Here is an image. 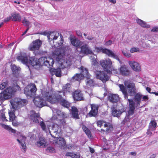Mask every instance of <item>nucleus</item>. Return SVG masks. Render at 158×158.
Here are the masks:
<instances>
[{
    "instance_id": "nucleus-21",
    "label": "nucleus",
    "mask_w": 158,
    "mask_h": 158,
    "mask_svg": "<svg viewBox=\"0 0 158 158\" xmlns=\"http://www.w3.org/2000/svg\"><path fill=\"white\" fill-rule=\"evenodd\" d=\"M110 101L113 103H117L119 100V96L117 94H110L108 97Z\"/></svg>"
},
{
    "instance_id": "nucleus-8",
    "label": "nucleus",
    "mask_w": 158,
    "mask_h": 158,
    "mask_svg": "<svg viewBox=\"0 0 158 158\" xmlns=\"http://www.w3.org/2000/svg\"><path fill=\"white\" fill-rule=\"evenodd\" d=\"M10 102L13 108H18L25 105L27 103V100L15 98L10 100Z\"/></svg>"
},
{
    "instance_id": "nucleus-38",
    "label": "nucleus",
    "mask_w": 158,
    "mask_h": 158,
    "mask_svg": "<svg viewBox=\"0 0 158 158\" xmlns=\"http://www.w3.org/2000/svg\"><path fill=\"white\" fill-rule=\"evenodd\" d=\"M38 59L34 57H31L29 59L30 61L31 64L32 66H37Z\"/></svg>"
},
{
    "instance_id": "nucleus-15",
    "label": "nucleus",
    "mask_w": 158,
    "mask_h": 158,
    "mask_svg": "<svg viewBox=\"0 0 158 158\" xmlns=\"http://www.w3.org/2000/svg\"><path fill=\"white\" fill-rule=\"evenodd\" d=\"M96 49L98 52H102V53L105 54L109 56L115 57V55L112 51L109 49L106 48H103L102 47L96 48Z\"/></svg>"
},
{
    "instance_id": "nucleus-2",
    "label": "nucleus",
    "mask_w": 158,
    "mask_h": 158,
    "mask_svg": "<svg viewBox=\"0 0 158 158\" xmlns=\"http://www.w3.org/2000/svg\"><path fill=\"white\" fill-rule=\"evenodd\" d=\"M57 94H53L49 92H44L43 94L46 100L52 104H57L59 102L63 106L68 108L70 106L69 103L64 98L65 94L62 91H58Z\"/></svg>"
},
{
    "instance_id": "nucleus-11",
    "label": "nucleus",
    "mask_w": 158,
    "mask_h": 158,
    "mask_svg": "<svg viewBox=\"0 0 158 158\" xmlns=\"http://www.w3.org/2000/svg\"><path fill=\"white\" fill-rule=\"evenodd\" d=\"M33 102L37 107L40 108L47 106V104L46 102L40 97H35L33 100Z\"/></svg>"
},
{
    "instance_id": "nucleus-60",
    "label": "nucleus",
    "mask_w": 158,
    "mask_h": 158,
    "mask_svg": "<svg viewBox=\"0 0 158 158\" xmlns=\"http://www.w3.org/2000/svg\"><path fill=\"white\" fill-rule=\"evenodd\" d=\"M52 119L53 120L57 121L58 120V118L57 115H53L52 117Z\"/></svg>"
},
{
    "instance_id": "nucleus-37",
    "label": "nucleus",
    "mask_w": 158,
    "mask_h": 158,
    "mask_svg": "<svg viewBox=\"0 0 158 158\" xmlns=\"http://www.w3.org/2000/svg\"><path fill=\"white\" fill-rule=\"evenodd\" d=\"M45 57H41L37 60V66H41L44 65L45 63Z\"/></svg>"
},
{
    "instance_id": "nucleus-6",
    "label": "nucleus",
    "mask_w": 158,
    "mask_h": 158,
    "mask_svg": "<svg viewBox=\"0 0 158 158\" xmlns=\"http://www.w3.org/2000/svg\"><path fill=\"white\" fill-rule=\"evenodd\" d=\"M37 90L36 85L35 84H32L27 85L24 89V93L27 98L34 97Z\"/></svg>"
},
{
    "instance_id": "nucleus-13",
    "label": "nucleus",
    "mask_w": 158,
    "mask_h": 158,
    "mask_svg": "<svg viewBox=\"0 0 158 158\" xmlns=\"http://www.w3.org/2000/svg\"><path fill=\"white\" fill-rule=\"evenodd\" d=\"M73 97L75 101H84L83 94L80 90H76L73 94Z\"/></svg>"
},
{
    "instance_id": "nucleus-51",
    "label": "nucleus",
    "mask_w": 158,
    "mask_h": 158,
    "mask_svg": "<svg viewBox=\"0 0 158 158\" xmlns=\"http://www.w3.org/2000/svg\"><path fill=\"white\" fill-rule=\"evenodd\" d=\"M15 135L18 138H19V136H20L22 137V138L24 139H26V138L24 136L22 135L21 133L20 132H17L16 133V135Z\"/></svg>"
},
{
    "instance_id": "nucleus-26",
    "label": "nucleus",
    "mask_w": 158,
    "mask_h": 158,
    "mask_svg": "<svg viewBox=\"0 0 158 158\" xmlns=\"http://www.w3.org/2000/svg\"><path fill=\"white\" fill-rule=\"evenodd\" d=\"M51 72L52 74L55 75L57 77H60L61 76V71L60 68L51 69Z\"/></svg>"
},
{
    "instance_id": "nucleus-22",
    "label": "nucleus",
    "mask_w": 158,
    "mask_h": 158,
    "mask_svg": "<svg viewBox=\"0 0 158 158\" xmlns=\"http://www.w3.org/2000/svg\"><path fill=\"white\" fill-rule=\"evenodd\" d=\"M17 59L19 61H21L23 64H27L29 61L28 58L26 56L22 55L18 56Z\"/></svg>"
},
{
    "instance_id": "nucleus-48",
    "label": "nucleus",
    "mask_w": 158,
    "mask_h": 158,
    "mask_svg": "<svg viewBox=\"0 0 158 158\" xmlns=\"http://www.w3.org/2000/svg\"><path fill=\"white\" fill-rule=\"evenodd\" d=\"M113 130V127L112 125L111 124H110L106 129V131L107 133H110Z\"/></svg>"
},
{
    "instance_id": "nucleus-56",
    "label": "nucleus",
    "mask_w": 158,
    "mask_h": 158,
    "mask_svg": "<svg viewBox=\"0 0 158 158\" xmlns=\"http://www.w3.org/2000/svg\"><path fill=\"white\" fill-rule=\"evenodd\" d=\"M60 125H64L65 124V120L64 119H61L59 120Z\"/></svg>"
},
{
    "instance_id": "nucleus-27",
    "label": "nucleus",
    "mask_w": 158,
    "mask_h": 158,
    "mask_svg": "<svg viewBox=\"0 0 158 158\" xmlns=\"http://www.w3.org/2000/svg\"><path fill=\"white\" fill-rule=\"evenodd\" d=\"M12 21L20 22L21 20V16L19 13H15L11 14Z\"/></svg>"
},
{
    "instance_id": "nucleus-24",
    "label": "nucleus",
    "mask_w": 158,
    "mask_h": 158,
    "mask_svg": "<svg viewBox=\"0 0 158 158\" xmlns=\"http://www.w3.org/2000/svg\"><path fill=\"white\" fill-rule=\"evenodd\" d=\"M112 114L114 117H120L122 112L120 110H117L116 107L113 106L111 107Z\"/></svg>"
},
{
    "instance_id": "nucleus-9",
    "label": "nucleus",
    "mask_w": 158,
    "mask_h": 158,
    "mask_svg": "<svg viewBox=\"0 0 158 158\" xmlns=\"http://www.w3.org/2000/svg\"><path fill=\"white\" fill-rule=\"evenodd\" d=\"M95 75L96 78L101 80L103 83H105L110 79V77L103 71H96Z\"/></svg>"
},
{
    "instance_id": "nucleus-55",
    "label": "nucleus",
    "mask_w": 158,
    "mask_h": 158,
    "mask_svg": "<svg viewBox=\"0 0 158 158\" xmlns=\"http://www.w3.org/2000/svg\"><path fill=\"white\" fill-rule=\"evenodd\" d=\"M151 31L154 32H156L158 31V27H154L151 30Z\"/></svg>"
},
{
    "instance_id": "nucleus-25",
    "label": "nucleus",
    "mask_w": 158,
    "mask_h": 158,
    "mask_svg": "<svg viewBox=\"0 0 158 158\" xmlns=\"http://www.w3.org/2000/svg\"><path fill=\"white\" fill-rule=\"evenodd\" d=\"M55 143L61 147H64L66 144L65 139L62 137H59L57 138L56 140Z\"/></svg>"
},
{
    "instance_id": "nucleus-36",
    "label": "nucleus",
    "mask_w": 158,
    "mask_h": 158,
    "mask_svg": "<svg viewBox=\"0 0 158 158\" xmlns=\"http://www.w3.org/2000/svg\"><path fill=\"white\" fill-rule=\"evenodd\" d=\"M157 127V123L155 120L151 121L149 123V128L152 131H155Z\"/></svg>"
},
{
    "instance_id": "nucleus-7",
    "label": "nucleus",
    "mask_w": 158,
    "mask_h": 158,
    "mask_svg": "<svg viewBox=\"0 0 158 158\" xmlns=\"http://www.w3.org/2000/svg\"><path fill=\"white\" fill-rule=\"evenodd\" d=\"M100 65L103 68L104 71L109 74L112 73L111 67L112 66V62L110 59L102 60L100 61Z\"/></svg>"
},
{
    "instance_id": "nucleus-28",
    "label": "nucleus",
    "mask_w": 158,
    "mask_h": 158,
    "mask_svg": "<svg viewBox=\"0 0 158 158\" xmlns=\"http://www.w3.org/2000/svg\"><path fill=\"white\" fill-rule=\"evenodd\" d=\"M65 156H70L72 158H83L82 157H80L79 153L76 154L73 152H67Z\"/></svg>"
},
{
    "instance_id": "nucleus-49",
    "label": "nucleus",
    "mask_w": 158,
    "mask_h": 158,
    "mask_svg": "<svg viewBox=\"0 0 158 158\" xmlns=\"http://www.w3.org/2000/svg\"><path fill=\"white\" fill-rule=\"evenodd\" d=\"M139 51V49L138 48L133 47L131 48L130 52L131 53H133L138 52Z\"/></svg>"
},
{
    "instance_id": "nucleus-29",
    "label": "nucleus",
    "mask_w": 158,
    "mask_h": 158,
    "mask_svg": "<svg viewBox=\"0 0 158 158\" xmlns=\"http://www.w3.org/2000/svg\"><path fill=\"white\" fill-rule=\"evenodd\" d=\"M36 145L39 147L41 146L45 147L46 146V140L42 137H40L39 141L36 142Z\"/></svg>"
},
{
    "instance_id": "nucleus-10",
    "label": "nucleus",
    "mask_w": 158,
    "mask_h": 158,
    "mask_svg": "<svg viewBox=\"0 0 158 158\" xmlns=\"http://www.w3.org/2000/svg\"><path fill=\"white\" fill-rule=\"evenodd\" d=\"M42 44V41L40 39L33 41L29 45L28 49L30 51H35L39 50Z\"/></svg>"
},
{
    "instance_id": "nucleus-61",
    "label": "nucleus",
    "mask_w": 158,
    "mask_h": 158,
    "mask_svg": "<svg viewBox=\"0 0 158 158\" xmlns=\"http://www.w3.org/2000/svg\"><path fill=\"white\" fill-rule=\"evenodd\" d=\"M48 149L49 150L50 152H54L55 151V150L52 147H49L48 148Z\"/></svg>"
},
{
    "instance_id": "nucleus-34",
    "label": "nucleus",
    "mask_w": 158,
    "mask_h": 158,
    "mask_svg": "<svg viewBox=\"0 0 158 158\" xmlns=\"http://www.w3.org/2000/svg\"><path fill=\"white\" fill-rule=\"evenodd\" d=\"M136 21L138 24L139 25H140L142 27H145L146 28H149L150 26L149 25H148L146 23L143 21L142 20L139 19H136Z\"/></svg>"
},
{
    "instance_id": "nucleus-3",
    "label": "nucleus",
    "mask_w": 158,
    "mask_h": 158,
    "mask_svg": "<svg viewBox=\"0 0 158 158\" xmlns=\"http://www.w3.org/2000/svg\"><path fill=\"white\" fill-rule=\"evenodd\" d=\"M48 39L52 47L57 48L63 46L64 39L62 35L58 32L50 34Z\"/></svg>"
},
{
    "instance_id": "nucleus-53",
    "label": "nucleus",
    "mask_w": 158,
    "mask_h": 158,
    "mask_svg": "<svg viewBox=\"0 0 158 158\" xmlns=\"http://www.w3.org/2000/svg\"><path fill=\"white\" fill-rule=\"evenodd\" d=\"M40 126H41L42 129L43 130H44L46 129V126L44 123L42 121L40 123Z\"/></svg>"
},
{
    "instance_id": "nucleus-54",
    "label": "nucleus",
    "mask_w": 158,
    "mask_h": 158,
    "mask_svg": "<svg viewBox=\"0 0 158 158\" xmlns=\"http://www.w3.org/2000/svg\"><path fill=\"white\" fill-rule=\"evenodd\" d=\"M60 116H61L63 119H64L65 118H67L68 116V115L67 114L64 112H62Z\"/></svg>"
},
{
    "instance_id": "nucleus-45",
    "label": "nucleus",
    "mask_w": 158,
    "mask_h": 158,
    "mask_svg": "<svg viewBox=\"0 0 158 158\" xmlns=\"http://www.w3.org/2000/svg\"><path fill=\"white\" fill-rule=\"evenodd\" d=\"M22 23L24 26L28 27L30 24V23L29 21L25 18H24V19L22 20Z\"/></svg>"
},
{
    "instance_id": "nucleus-4",
    "label": "nucleus",
    "mask_w": 158,
    "mask_h": 158,
    "mask_svg": "<svg viewBox=\"0 0 158 158\" xmlns=\"http://www.w3.org/2000/svg\"><path fill=\"white\" fill-rule=\"evenodd\" d=\"M54 57L60 64V67L62 69L68 68L70 65L69 61L63 59V54L60 52V49H57L53 52Z\"/></svg>"
},
{
    "instance_id": "nucleus-63",
    "label": "nucleus",
    "mask_w": 158,
    "mask_h": 158,
    "mask_svg": "<svg viewBox=\"0 0 158 158\" xmlns=\"http://www.w3.org/2000/svg\"><path fill=\"white\" fill-rule=\"evenodd\" d=\"M62 112H61L60 110H56V113L58 116H60Z\"/></svg>"
},
{
    "instance_id": "nucleus-62",
    "label": "nucleus",
    "mask_w": 158,
    "mask_h": 158,
    "mask_svg": "<svg viewBox=\"0 0 158 158\" xmlns=\"http://www.w3.org/2000/svg\"><path fill=\"white\" fill-rule=\"evenodd\" d=\"M12 19L11 16H9V17H8L6 19H5L4 20V21L5 22H7L9 21H10Z\"/></svg>"
},
{
    "instance_id": "nucleus-43",
    "label": "nucleus",
    "mask_w": 158,
    "mask_h": 158,
    "mask_svg": "<svg viewBox=\"0 0 158 158\" xmlns=\"http://www.w3.org/2000/svg\"><path fill=\"white\" fill-rule=\"evenodd\" d=\"M86 83L87 85L89 86H94V81L93 79L89 78L87 79Z\"/></svg>"
},
{
    "instance_id": "nucleus-20",
    "label": "nucleus",
    "mask_w": 158,
    "mask_h": 158,
    "mask_svg": "<svg viewBox=\"0 0 158 158\" xmlns=\"http://www.w3.org/2000/svg\"><path fill=\"white\" fill-rule=\"evenodd\" d=\"M54 64V60L52 58L45 57L44 65L48 68H51L53 66Z\"/></svg>"
},
{
    "instance_id": "nucleus-42",
    "label": "nucleus",
    "mask_w": 158,
    "mask_h": 158,
    "mask_svg": "<svg viewBox=\"0 0 158 158\" xmlns=\"http://www.w3.org/2000/svg\"><path fill=\"white\" fill-rule=\"evenodd\" d=\"M12 88H13V90L14 91V93L15 94L18 91H20V87L16 83L13 84Z\"/></svg>"
},
{
    "instance_id": "nucleus-50",
    "label": "nucleus",
    "mask_w": 158,
    "mask_h": 158,
    "mask_svg": "<svg viewBox=\"0 0 158 158\" xmlns=\"http://www.w3.org/2000/svg\"><path fill=\"white\" fill-rule=\"evenodd\" d=\"M104 123V121L103 120H99L97 121V124L98 127H101Z\"/></svg>"
},
{
    "instance_id": "nucleus-19",
    "label": "nucleus",
    "mask_w": 158,
    "mask_h": 158,
    "mask_svg": "<svg viewBox=\"0 0 158 158\" xmlns=\"http://www.w3.org/2000/svg\"><path fill=\"white\" fill-rule=\"evenodd\" d=\"M71 113L72 117L75 119L79 118V115L80 114L78 110L77 107L74 106L71 107Z\"/></svg>"
},
{
    "instance_id": "nucleus-5",
    "label": "nucleus",
    "mask_w": 158,
    "mask_h": 158,
    "mask_svg": "<svg viewBox=\"0 0 158 158\" xmlns=\"http://www.w3.org/2000/svg\"><path fill=\"white\" fill-rule=\"evenodd\" d=\"M14 90L11 86L6 88L3 91L0 93V101H4L10 98L15 94Z\"/></svg>"
},
{
    "instance_id": "nucleus-59",
    "label": "nucleus",
    "mask_w": 158,
    "mask_h": 158,
    "mask_svg": "<svg viewBox=\"0 0 158 158\" xmlns=\"http://www.w3.org/2000/svg\"><path fill=\"white\" fill-rule=\"evenodd\" d=\"M149 129H148L147 130V131L146 132V134L148 135H151L152 134V133L151 132V131L152 130L151 129H150V128H149Z\"/></svg>"
},
{
    "instance_id": "nucleus-47",
    "label": "nucleus",
    "mask_w": 158,
    "mask_h": 158,
    "mask_svg": "<svg viewBox=\"0 0 158 158\" xmlns=\"http://www.w3.org/2000/svg\"><path fill=\"white\" fill-rule=\"evenodd\" d=\"M122 53L125 56L127 57H130L131 56V55L129 52L127 51H122Z\"/></svg>"
},
{
    "instance_id": "nucleus-33",
    "label": "nucleus",
    "mask_w": 158,
    "mask_h": 158,
    "mask_svg": "<svg viewBox=\"0 0 158 158\" xmlns=\"http://www.w3.org/2000/svg\"><path fill=\"white\" fill-rule=\"evenodd\" d=\"M136 21L138 24L139 25H140L142 27H145L146 28H149L150 26L149 25H148L146 23L143 21L142 20L139 19H136Z\"/></svg>"
},
{
    "instance_id": "nucleus-12",
    "label": "nucleus",
    "mask_w": 158,
    "mask_h": 158,
    "mask_svg": "<svg viewBox=\"0 0 158 158\" xmlns=\"http://www.w3.org/2000/svg\"><path fill=\"white\" fill-rule=\"evenodd\" d=\"M119 72L120 74L123 77L130 76L131 73L129 68L125 65L120 67L119 69Z\"/></svg>"
},
{
    "instance_id": "nucleus-35",
    "label": "nucleus",
    "mask_w": 158,
    "mask_h": 158,
    "mask_svg": "<svg viewBox=\"0 0 158 158\" xmlns=\"http://www.w3.org/2000/svg\"><path fill=\"white\" fill-rule=\"evenodd\" d=\"M0 125L5 129L6 130L13 133H16V131L7 125H5L3 123H1Z\"/></svg>"
},
{
    "instance_id": "nucleus-31",
    "label": "nucleus",
    "mask_w": 158,
    "mask_h": 158,
    "mask_svg": "<svg viewBox=\"0 0 158 158\" xmlns=\"http://www.w3.org/2000/svg\"><path fill=\"white\" fill-rule=\"evenodd\" d=\"M82 128L88 138H91L92 136L90 130L84 125H82Z\"/></svg>"
},
{
    "instance_id": "nucleus-16",
    "label": "nucleus",
    "mask_w": 158,
    "mask_h": 158,
    "mask_svg": "<svg viewBox=\"0 0 158 158\" xmlns=\"http://www.w3.org/2000/svg\"><path fill=\"white\" fill-rule=\"evenodd\" d=\"M40 114L39 113H37L34 110H31L30 112V115L29 117L30 119L32 121L36 123H39L38 118L40 117Z\"/></svg>"
},
{
    "instance_id": "nucleus-32",
    "label": "nucleus",
    "mask_w": 158,
    "mask_h": 158,
    "mask_svg": "<svg viewBox=\"0 0 158 158\" xmlns=\"http://www.w3.org/2000/svg\"><path fill=\"white\" fill-rule=\"evenodd\" d=\"M71 44L76 48H78L81 46V41L76 39H71Z\"/></svg>"
},
{
    "instance_id": "nucleus-58",
    "label": "nucleus",
    "mask_w": 158,
    "mask_h": 158,
    "mask_svg": "<svg viewBox=\"0 0 158 158\" xmlns=\"http://www.w3.org/2000/svg\"><path fill=\"white\" fill-rule=\"evenodd\" d=\"M112 43V41L111 40H109L107 41L105 44V45L107 46H109L111 45Z\"/></svg>"
},
{
    "instance_id": "nucleus-40",
    "label": "nucleus",
    "mask_w": 158,
    "mask_h": 158,
    "mask_svg": "<svg viewBox=\"0 0 158 158\" xmlns=\"http://www.w3.org/2000/svg\"><path fill=\"white\" fill-rule=\"evenodd\" d=\"M9 122H11L12 121L15 120L16 118L14 112L11 111L9 112Z\"/></svg>"
},
{
    "instance_id": "nucleus-30",
    "label": "nucleus",
    "mask_w": 158,
    "mask_h": 158,
    "mask_svg": "<svg viewBox=\"0 0 158 158\" xmlns=\"http://www.w3.org/2000/svg\"><path fill=\"white\" fill-rule=\"evenodd\" d=\"M83 78V76L81 73H76L71 78V81H80Z\"/></svg>"
},
{
    "instance_id": "nucleus-57",
    "label": "nucleus",
    "mask_w": 158,
    "mask_h": 158,
    "mask_svg": "<svg viewBox=\"0 0 158 158\" xmlns=\"http://www.w3.org/2000/svg\"><path fill=\"white\" fill-rule=\"evenodd\" d=\"M1 117V119L3 121H8L7 119H6V117H5L4 114H2Z\"/></svg>"
},
{
    "instance_id": "nucleus-17",
    "label": "nucleus",
    "mask_w": 158,
    "mask_h": 158,
    "mask_svg": "<svg viewBox=\"0 0 158 158\" xmlns=\"http://www.w3.org/2000/svg\"><path fill=\"white\" fill-rule=\"evenodd\" d=\"M128 64L132 69L135 71L139 72L141 70V67L139 64L136 62L130 61Z\"/></svg>"
},
{
    "instance_id": "nucleus-46",
    "label": "nucleus",
    "mask_w": 158,
    "mask_h": 158,
    "mask_svg": "<svg viewBox=\"0 0 158 158\" xmlns=\"http://www.w3.org/2000/svg\"><path fill=\"white\" fill-rule=\"evenodd\" d=\"M11 122L12 123V125L15 127H17L19 125V123L16 120V119Z\"/></svg>"
},
{
    "instance_id": "nucleus-23",
    "label": "nucleus",
    "mask_w": 158,
    "mask_h": 158,
    "mask_svg": "<svg viewBox=\"0 0 158 158\" xmlns=\"http://www.w3.org/2000/svg\"><path fill=\"white\" fill-rule=\"evenodd\" d=\"M11 69L12 71L13 74L16 77H17L19 73L20 68L18 67L15 64H13L11 66Z\"/></svg>"
},
{
    "instance_id": "nucleus-39",
    "label": "nucleus",
    "mask_w": 158,
    "mask_h": 158,
    "mask_svg": "<svg viewBox=\"0 0 158 158\" xmlns=\"http://www.w3.org/2000/svg\"><path fill=\"white\" fill-rule=\"evenodd\" d=\"M79 69L81 70V74L84 76V75H87L88 73V70L85 68H84L83 66H81Z\"/></svg>"
},
{
    "instance_id": "nucleus-18",
    "label": "nucleus",
    "mask_w": 158,
    "mask_h": 158,
    "mask_svg": "<svg viewBox=\"0 0 158 158\" xmlns=\"http://www.w3.org/2000/svg\"><path fill=\"white\" fill-rule=\"evenodd\" d=\"M80 52L85 54H91L93 52L89 46L86 44H84L81 47Z\"/></svg>"
},
{
    "instance_id": "nucleus-64",
    "label": "nucleus",
    "mask_w": 158,
    "mask_h": 158,
    "mask_svg": "<svg viewBox=\"0 0 158 158\" xmlns=\"http://www.w3.org/2000/svg\"><path fill=\"white\" fill-rule=\"evenodd\" d=\"M92 63L93 65H97L98 64V62H97L96 60V59H94L93 61H92Z\"/></svg>"
},
{
    "instance_id": "nucleus-1",
    "label": "nucleus",
    "mask_w": 158,
    "mask_h": 158,
    "mask_svg": "<svg viewBox=\"0 0 158 158\" xmlns=\"http://www.w3.org/2000/svg\"><path fill=\"white\" fill-rule=\"evenodd\" d=\"M124 85L119 84L118 86L125 99H127L129 102V109L128 116H130L134 114L135 107L138 108L140 106L143 95L140 93H136L135 85L130 81H125Z\"/></svg>"
},
{
    "instance_id": "nucleus-44",
    "label": "nucleus",
    "mask_w": 158,
    "mask_h": 158,
    "mask_svg": "<svg viewBox=\"0 0 158 158\" xmlns=\"http://www.w3.org/2000/svg\"><path fill=\"white\" fill-rule=\"evenodd\" d=\"M8 84V81L7 80H6L5 81L3 82L0 85V89L2 90L4 89L6 86H7Z\"/></svg>"
},
{
    "instance_id": "nucleus-14",
    "label": "nucleus",
    "mask_w": 158,
    "mask_h": 158,
    "mask_svg": "<svg viewBox=\"0 0 158 158\" xmlns=\"http://www.w3.org/2000/svg\"><path fill=\"white\" fill-rule=\"evenodd\" d=\"M91 110L89 113L90 117H95L97 116L99 108L98 105L92 104H90Z\"/></svg>"
},
{
    "instance_id": "nucleus-41",
    "label": "nucleus",
    "mask_w": 158,
    "mask_h": 158,
    "mask_svg": "<svg viewBox=\"0 0 158 158\" xmlns=\"http://www.w3.org/2000/svg\"><path fill=\"white\" fill-rule=\"evenodd\" d=\"M71 85L68 83H67L64 86H63V92L65 93V92H69L70 90Z\"/></svg>"
},
{
    "instance_id": "nucleus-52",
    "label": "nucleus",
    "mask_w": 158,
    "mask_h": 158,
    "mask_svg": "<svg viewBox=\"0 0 158 158\" xmlns=\"http://www.w3.org/2000/svg\"><path fill=\"white\" fill-rule=\"evenodd\" d=\"M20 144L21 146V148L25 150L26 148V146L25 142H21Z\"/></svg>"
}]
</instances>
